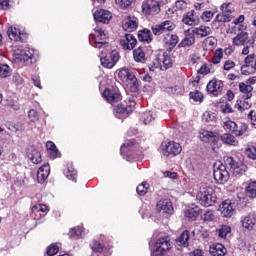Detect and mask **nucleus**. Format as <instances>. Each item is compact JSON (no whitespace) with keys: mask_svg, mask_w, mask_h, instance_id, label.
<instances>
[{"mask_svg":"<svg viewBox=\"0 0 256 256\" xmlns=\"http://www.w3.org/2000/svg\"><path fill=\"white\" fill-rule=\"evenodd\" d=\"M118 78L132 93H137L139 91V81L131 69L127 67L121 68L118 71Z\"/></svg>","mask_w":256,"mask_h":256,"instance_id":"1","label":"nucleus"},{"mask_svg":"<svg viewBox=\"0 0 256 256\" xmlns=\"http://www.w3.org/2000/svg\"><path fill=\"white\" fill-rule=\"evenodd\" d=\"M196 199L203 207H211V205L217 203L215 190L205 184H201L199 187V191L196 194Z\"/></svg>","mask_w":256,"mask_h":256,"instance_id":"2","label":"nucleus"},{"mask_svg":"<svg viewBox=\"0 0 256 256\" xmlns=\"http://www.w3.org/2000/svg\"><path fill=\"white\" fill-rule=\"evenodd\" d=\"M173 248L171 238L169 236L160 237L154 244L152 256H165V254Z\"/></svg>","mask_w":256,"mask_h":256,"instance_id":"3","label":"nucleus"},{"mask_svg":"<svg viewBox=\"0 0 256 256\" xmlns=\"http://www.w3.org/2000/svg\"><path fill=\"white\" fill-rule=\"evenodd\" d=\"M213 177L219 185L227 183V181H229V171H227V167L221 162H216L213 166Z\"/></svg>","mask_w":256,"mask_h":256,"instance_id":"4","label":"nucleus"},{"mask_svg":"<svg viewBox=\"0 0 256 256\" xmlns=\"http://www.w3.org/2000/svg\"><path fill=\"white\" fill-rule=\"evenodd\" d=\"M14 61L20 65H31L33 63V50L29 48L14 50Z\"/></svg>","mask_w":256,"mask_h":256,"instance_id":"5","label":"nucleus"},{"mask_svg":"<svg viewBox=\"0 0 256 256\" xmlns=\"http://www.w3.org/2000/svg\"><path fill=\"white\" fill-rule=\"evenodd\" d=\"M160 151L162 155L169 157V155H179V153L183 151V148L181 147V144L175 141H164L160 145Z\"/></svg>","mask_w":256,"mask_h":256,"instance_id":"6","label":"nucleus"},{"mask_svg":"<svg viewBox=\"0 0 256 256\" xmlns=\"http://www.w3.org/2000/svg\"><path fill=\"white\" fill-rule=\"evenodd\" d=\"M153 35H167V33H171L173 29H175V24L170 20H165L160 24H155L151 27Z\"/></svg>","mask_w":256,"mask_h":256,"instance_id":"7","label":"nucleus"},{"mask_svg":"<svg viewBox=\"0 0 256 256\" xmlns=\"http://www.w3.org/2000/svg\"><path fill=\"white\" fill-rule=\"evenodd\" d=\"M161 11V6L156 0H144L142 2V13L147 16L157 15Z\"/></svg>","mask_w":256,"mask_h":256,"instance_id":"8","label":"nucleus"},{"mask_svg":"<svg viewBox=\"0 0 256 256\" xmlns=\"http://www.w3.org/2000/svg\"><path fill=\"white\" fill-rule=\"evenodd\" d=\"M242 75H253L256 73L255 54H250L244 59V65L241 66Z\"/></svg>","mask_w":256,"mask_h":256,"instance_id":"9","label":"nucleus"},{"mask_svg":"<svg viewBox=\"0 0 256 256\" xmlns=\"http://www.w3.org/2000/svg\"><path fill=\"white\" fill-rule=\"evenodd\" d=\"M218 211L221 217L230 219V217L235 215V204L231 200H225L219 205Z\"/></svg>","mask_w":256,"mask_h":256,"instance_id":"10","label":"nucleus"},{"mask_svg":"<svg viewBox=\"0 0 256 256\" xmlns=\"http://www.w3.org/2000/svg\"><path fill=\"white\" fill-rule=\"evenodd\" d=\"M200 139L204 143H211V145H217L219 143V133L202 129L199 132Z\"/></svg>","mask_w":256,"mask_h":256,"instance_id":"11","label":"nucleus"},{"mask_svg":"<svg viewBox=\"0 0 256 256\" xmlns=\"http://www.w3.org/2000/svg\"><path fill=\"white\" fill-rule=\"evenodd\" d=\"M206 89L210 95L217 97L223 93V81L212 79L206 86Z\"/></svg>","mask_w":256,"mask_h":256,"instance_id":"12","label":"nucleus"},{"mask_svg":"<svg viewBox=\"0 0 256 256\" xmlns=\"http://www.w3.org/2000/svg\"><path fill=\"white\" fill-rule=\"evenodd\" d=\"M93 17L96 23L108 24L109 21H111V19L113 18V15L108 10L99 9L93 13Z\"/></svg>","mask_w":256,"mask_h":256,"instance_id":"13","label":"nucleus"},{"mask_svg":"<svg viewBox=\"0 0 256 256\" xmlns=\"http://www.w3.org/2000/svg\"><path fill=\"white\" fill-rule=\"evenodd\" d=\"M163 57V65H159V63H154V65L150 67V71H155V69H159V67L161 71H167V69H171V67H173V63L175 62L173 56L164 55Z\"/></svg>","mask_w":256,"mask_h":256,"instance_id":"14","label":"nucleus"},{"mask_svg":"<svg viewBox=\"0 0 256 256\" xmlns=\"http://www.w3.org/2000/svg\"><path fill=\"white\" fill-rule=\"evenodd\" d=\"M120 45L123 49L131 51L137 45V38L133 34H125L124 38L120 40Z\"/></svg>","mask_w":256,"mask_h":256,"instance_id":"15","label":"nucleus"},{"mask_svg":"<svg viewBox=\"0 0 256 256\" xmlns=\"http://www.w3.org/2000/svg\"><path fill=\"white\" fill-rule=\"evenodd\" d=\"M157 211L159 213H166L167 215H172L173 213V203L169 199H162L156 205Z\"/></svg>","mask_w":256,"mask_h":256,"instance_id":"16","label":"nucleus"},{"mask_svg":"<svg viewBox=\"0 0 256 256\" xmlns=\"http://www.w3.org/2000/svg\"><path fill=\"white\" fill-rule=\"evenodd\" d=\"M102 97H104L108 103H119V101H121V93L116 90L105 89L102 93Z\"/></svg>","mask_w":256,"mask_h":256,"instance_id":"17","label":"nucleus"},{"mask_svg":"<svg viewBox=\"0 0 256 256\" xmlns=\"http://www.w3.org/2000/svg\"><path fill=\"white\" fill-rule=\"evenodd\" d=\"M139 26V23L137 22L136 17L128 16L123 20L122 27L124 31H128L129 33L133 31H137V27Z\"/></svg>","mask_w":256,"mask_h":256,"instance_id":"18","label":"nucleus"},{"mask_svg":"<svg viewBox=\"0 0 256 256\" xmlns=\"http://www.w3.org/2000/svg\"><path fill=\"white\" fill-rule=\"evenodd\" d=\"M133 107H135V102H131L130 105L120 104L114 108V113L119 119V115H130V113H133Z\"/></svg>","mask_w":256,"mask_h":256,"instance_id":"19","label":"nucleus"},{"mask_svg":"<svg viewBox=\"0 0 256 256\" xmlns=\"http://www.w3.org/2000/svg\"><path fill=\"white\" fill-rule=\"evenodd\" d=\"M230 169L233 175H243L245 171H247V165L243 164L242 162H237L230 158Z\"/></svg>","mask_w":256,"mask_h":256,"instance_id":"20","label":"nucleus"},{"mask_svg":"<svg viewBox=\"0 0 256 256\" xmlns=\"http://www.w3.org/2000/svg\"><path fill=\"white\" fill-rule=\"evenodd\" d=\"M163 42L165 43L169 51H173V49L177 47V43H179V36H177L176 34H170L168 32L166 35H164Z\"/></svg>","mask_w":256,"mask_h":256,"instance_id":"21","label":"nucleus"},{"mask_svg":"<svg viewBox=\"0 0 256 256\" xmlns=\"http://www.w3.org/2000/svg\"><path fill=\"white\" fill-rule=\"evenodd\" d=\"M249 43V33L240 32L232 39V45L235 47H243Z\"/></svg>","mask_w":256,"mask_h":256,"instance_id":"22","label":"nucleus"},{"mask_svg":"<svg viewBox=\"0 0 256 256\" xmlns=\"http://www.w3.org/2000/svg\"><path fill=\"white\" fill-rule=\"evenodd\" d=\"M51 168L49 167V163H45L38 169L37 180L39 183H45L47 177H49V172Z\"/></svg>","mask_w":256,"mask_h":256,"instance_id":"23","label":"nucleus"},{"mask_svg":"<svg viewBox=\"0 0 256 256\" xmlns=\"http://www.w3.org/2000/svg\"><path fill=\"white\" fill-rule=\"evenodd\" d=\"M210 255L212 256H225L227 255V248H225V246H223V244H212L210 246Z\"/></svg>","mask_w":256,"mask_h":256,"instance_id":"24","label":"nucleus"},{"mask_svg":"<svg viewBox=\"0 0 256 256\" xmlns=\"http://www.w3.org/2000/svg\"><path fill=\"white\" fill-rule=\"evenodd\" d=\"M239 90L242 93V99H251L253 97V86L241 82L239 84Z\"/></svg>","mask_w":256,"mask_h":256,"instance_id":"25","label":"nucleus"},{"mask_svg":"<svg viewBox=\"0 0 256 256\" xmlns=\"http://www.w3.org/2000/svg\"><path fill=\"white\" fill-rule=\"evenodd\" d=\"M222 143H224V145H232V147H237V145H239V140L237 138H235V136L233 134H223L220 137Z\"/></svg>","mask_w":256,"mask_h":256,"instance_id":"26","label":"nucleus"},{"mask_svg":"<svg viewBox=\"0 0 256 256\" xmlns=\"http://www.w3.org/2000/svg\"><path fill=\"white\" fill-rule=\"evenodd\" d=\"M27 157L28 159H30V161H32V163H34L35 165H39V163H41L42 159H41V153L39 151H37L34 148H30L27 152Z\"/></svg>","mask_w":256,"mask_h":256,"instance_id":"27","label":"nucleus"},{"mask_svg":"<svg viewBox=\"0 0 256 256\" xmlns=\"http://www.w3.org/2000/svg\"><path fill=\"white\" fill-rule=\"evenodd\" d=\"M7 35L11 41H21L23 34H21V30L17 29V27L8 28Z\"/></svg>","mask_w":256,"mask_h":256,"instance_id":"28","label":"nucleus"},{"mask_svg":"<svg viewBox=\"0 0 256 256\" xmlns=\"http://www.w3.org/2000/svg\"><path fill=\"white\" fill-rule=\"evenodd\" d=\"M194 35L203 39V37H207V35H211V27L209 26H200L193 30Z\"/></svg>","mask_w":256,"mask_h":256,"instance_id":"29","label":"nucleus"},{"mask_svg":"<svg viewBox=\"0 0 256 256\" xmlns=\"http://www.w3.org/2000/svg\"><path fill=\"white\" fill-rule=\"evenodd\" d=\"M46 149L51 159H57V155H59V149H57V146L55 145V143L48 141L46 143Z\"/></svg>","mask_w":256,"mask_h":256,"instance_id":"30","label":"nucleus"},{"mask_svg":"<svg viewBox=\"0 0 256 256\" xmlns=\"http://www.w3.org/2000/svg\"><path fill=\"white\" fill-rule=\"evenodd\" d=\"M215 47H217V39H215V37L210 36L204 40L203 48L205 49V51H213Z\"/></svg>","mask_w":256,"mask_h":256,"instance_id":"31","label":"nucleus"},{"mask_svg":"<svg viewBox=\"0 0 256 256\" xmlns=\"http://www.w3.org/2000/svg\"><path fill=\"white\" fill-rule=\"evenodd\" d=\"M255 218L252 216H245L242 220V227H244V229H247L248 231H252L253 227H255Z\"/></svg>","mask_w":256,"mask_h":256,"instance_id":"32","label":"nucleus"},{"mask_svg":"<svg viewBox=\"0 0 256 256\" xmlns=\"http://www.w3.org/2000/svg\"><path fill=\"white\" fill-rule=\"evenodd\" d=\"M185 215L188 219H192V221H195L199 217V207L197 206L189 207L186 210Z\"/></svg>","mask_w":256,"mask_h":256,"instance_id":"33","label":"nucleus"},{"mask_svg":"<svg viewBox=\"0 0 256 256\" xmlns=\"http://www.w3.org/2000/svg\"><path fill=\"white\" fill-rule=\"evenodd\" d=\"M185 25H197V19H195V11L188 12L182 19Z\"/></svg>","mask_w":256,"mask_h":256,"instance_id":"34","label":"nucleus"},{"mask_svg":"<svg viewBox=\"0 0 256 256\" xmlns=\"http://www.w3.org/2000/svg\"><path fill=\"white\" fill-rule=\"evenodd\" d=\"M189 237V231L184 230L176 241L180 243V245H183V247H189Z\"/></svg>","mask_w":256,"mask_h":256,"instance_id":"35","label":"nucleus"},{"mask_svg":"<svg viewBox=\"0 0 256 256\" xmlns=\"http://www.w3.org/2000/svg\"><path fill=\"white\" fill-rule=\"evenodd\" d=\"M133 57L134 61H137V63H143L145 61V52L143 51V48L138 47L133 51Z\"/></svg>","mask_w":256,"mask_h":256,"instance_id":"36","label":"nucleus"},{"mask_svg":"<svg viewBox=\"0 0 256 256\" xmlns=\"http://www.w3.org/2000/svg\"><path fill=\"white\" fill-rule=\"evenodd\" d=\"M235 108L238 110V111H245L247 109H251V102H249V99L247 100H238L236 105H235Z\"/></svg>","mask_w":256,"mask_h":256,"instance_id":"37","label":"nucleus"},{"mask_svg":"<svg viewBox=\"0 0 256 256\" xmlns=\"http://www.w3.org/2000/svg\"><path fill=\"white\" fill-rule=\"evenodd\" d=\"M6 77H11V67L7 64H0V78L6 79Z\"/></svg>","mask_w":256,"mask_h":256,"instance_id":"38","label":"nucleus"},{"mask_svg":"<svg viewBox=\"0 0 256 256\" xmlns=\"http://www.w3.org/2000/svg\"><path fill=\"white\" fill-rule=\"evenodd\" d=\"M233 19V15L220 13L215 17V21L218 23H229Z\"/></svg>","mask_w":256,"mask_h":256,"instance_id":"39","label":"nucleus"},{"mask_svg":"<svg viewBox=\"0 0 256 256\" xmlns=\"http://www.w3.org/2000/svg\"><path fill=\"white\" fill-rule=\"evenodd\" d=\"M134 147H135V142H133V140H127L120 147L121 155H124V153H127L129 151V149H133Z\"/></svg>","mask_w":256,"mask_h":256,"instance_id":"40","label":"nucleus"},{"mask_svg":"<svg viewBox=\"0 0 256 256\" xmlns=\"http://www.w3.org/2000/svg\"><path fill=\"white\" fill-rule=\"evenodd\" d=\"M100 62L102 67H105L106 69H113V67H115V64L112 62L110 56L100 58Z\"/></svg>","mask_w":256,"mask_h":256,"instance_id":"41","label":"nucleus"},{"mask_svg":"<svg viewBox=\"0 0 256 256\" xmlns=\"http://www.w3.org/2000/svg\"><path fill=\"white\" fill-rule=\"evenodd\" d=\"M246 194L248 195V197H250L251 199H255L256 197V181L251 182L247 188H246Z\"/></svg>","mask_w":256,"mask_h":256,"instance_id":"42","label":"nucleus"},{"mask_svg":"<svg viewBox=\"0 0 256 256\" xmlns=\"http://www.w3.org/2000/svg\"><path fill=\"white\" fill-rule=\"evenodd\" d=\"M203 121H206V123H213L217 121V114L214 112L208 111L205 112L202 116Z\"/></svg>","mask_w":256,"mask_h":256,"instance_id":"43","label":"nucleus"},{"mask_svg":"<svg viewBox=\"0 0 256 256\" xmlns=\"http://www.w3.org/2000/svg\"><path fill=\"white\" fill-rule=\"evenodd\" d=\"M138 39L140 41H146L147 43H149V41H151V31L140 30L138 33Z\"/></svg>","mask_w":256,"mask_h":256,"instance_id":"44","label":"nucleus"},{"mask_svg":"<svg viewBox=\"0 0 256 256\" xmlns=\"http://www.w3.org/2000/svg\"><path fill=\"white\" fill-rule=\"evenodd\" d=\"M220 10L225 15H233V11H235V9L233 8V4H231V3H223L220 6Z\"/></svg>","mask_w":256,"mask_h":256,"instance_id":"45","label":"nucleus"},{"mask_svg":"<svg viewBox=\"0 0 256 256\" xmlns=\"http://www.w3.org/2000/svg\"><path fill=\"white\" fill-rule=\"evenodd\" d=\"M217 233L221 239H225V237H227V235L231 233V227L227 225H222L221 228L217 230Z\"/></svg>","mask_w":256,"mask_h":256,"instance_id":"46","label":"nucleus"},{"mask_svg":"<svg viewBox=\"0 0 256 256\" xmlns=\"http://www.w3.org/2000/svg\"><path fill=\"white\" fill-rule=\"evenodd\" d=\"M224 129L226 131H230L231 133H233L235 135L236 131H237V123L231 121V120H228L224 123Z\"/></svg>","mask_w":256,"mask_h":256,"instance_id":"47","label":"nucleus"},{"mask_svg":"<svg viewBox=\"0 0 256 256\" xmlns=\"http://www.w3.org/2000/svg\"><path fill=\"white\" fill-rule=\"evenodd\" d=\"M82 234H83V227H81V226H77L75 228H72L69 232V236L72 239H75V237H81Z\"/></svg>","mask_w":256,"mask_h":256,"instance_id":"48","label":"nucleus"},{"mask_svg":"<svg viewBox=\"0 0 256 256\" xmlns=\"http://www.w3.org/2000/svg\"><path fill=\"white\" fill-rule=\"evenodd\" d=\"M221 59H223V49L219 48L214 53V57L212 58V63L217 65L221 63Z\"/></svg>","mask_w":256,"mask_h":256,"instance_id":"49","label":"nucleus"},{"mask_svg":"<svg viewBox=\"0 0 256 256\" xmlns=\"http://www.w3.org/2000/svg\"><path fill=\"white\" fill-rule=\"evenodd\" d=\"M193 43H195V36H193V34H190L183 39L181 45L182 47H191Z\"/></svg>","mask_w":256,"mask_h":256,"instance_id":"50","label":"nucleus"},{"mask_svg":"<svg viewBox=\"0 0 256 256\" xmlns=\"http://www.w3.org/2000/svg\"><path fill=\"white\" fill-rule=\"evenodd\" d=\"M201 219H202V221L211 223V221H213V219H215V213L213 212V210H208L201 216Z\"/></svg>","mask_w":256,"mask_h":256,"instance_id":"51","label":"nucleus"},{"mask_svg":"<svg viewBox=\"0 0 256 256\" xmlns=\"http://www.w3.org/2000/svg\"><path fill=\"white\" fill-rule=\"evenodd\" d=\"M147 189H149V184L147 182H142L140 185L137 186L136 191L138 195H146Z\"/></svg>","mask_w":256,"mask_h":256,"instance_id":"52","label":"nucleus"},{"mask_svg":"<svg viewBox=\"0 0 256 256\" xmlns=\"http://www.w3.org/2000/svg\"><path fill=\"white\" fill-rule=\"evenodd\" d=\"M153 119V113H151L150 111L143 113L141 116V121H143L144 125H149V123H151Z\"/></svg>","mask_w":256,"mask_h":256,"instance_id":"53","label":"nucleus"},{"mask_svg":"<svg viewBox=\"0 0 256 256\" xmlns=\"http://www.w3.org/2000/svg\"><path fill=\"white\" fill-rule=\"evenodd\" d=\"M28 119L32 123H37V121H39V114L37 113V110H35V109L29 110V112H28Z\"/></svg>","mask_w":256,"mask_h":256,"instance_id":"54","label":"nucleus"},{"mask_svg":"<svg viewBox=\"0 0 256 256\" xmlns=\"http://www.w3.org/2000/svg\"><path fill=\"white\" fill-rule=\"evenodd\" d=\"M65 174L67 179H70V181H75V179H77V170L74 168H68Z\"/></svg>","mask_w":256,"mask_h":256,"instance_id":"55","label":"nucleus"},{"mask_svg":"<svg viewBox=\"0 0 256 256\" xmlns=\"http://www.w3.org/2000/svg\"><path fill=\"white\" fill-rule=\"evenodd\" d=\"M190 99H193V101H196L198 103H201V101H203V93H201L200 91L191 92Z\"/></svg>","mask_w":256,"mask_h":256,"instance_id":"56","label":"nucleus"},{"mask_svg":"<svg viewBox=\"0 0 256 256\" xmlns=\"http://www.w3.org/2000/svg\"><path fill=\"white\" fill-rule=\"evenodd\" d=\"M214 15H215V13H213L212 11H204L201 15V19L205 23H209L211 21V19H213Z\"/></svg>","mask_w":256,"mask_h":256,"instance_id":"57","label":"nucleus"},{"mask_svg":"<svg viewBox=\"0 0 256 256\" xmlns=\"http://www.w3.org/2000/svg\"><path fill=\"white\" fill-rule=\"evenodd\" d=\"M57 253H59V246H57L55 244H51L47 248V255L48 256H54V255H57Z\"/></svg>","mask_w":256,"mask_h":256,"instance_id":"58","label":"nucleus"},{"mask_svg":"<svg viewBox=\"0 0 256 256\" xmlns=\"http://www.w3.org/2000/svg\"><path fill=\"white\" fill-rule=\"evenodd\" d=\"M39 211H41L42 213H45L47 211V205L36 204L32 207V213H39Z\"/></svg>","mask_w":256,"mask_h":256,"instance_id":"59","label":"nucleus"},{"mask_svg":"<svg viewBox=\"0 0 256 256\" xmlns=\"http://www.w3.org/2000/svg\"><path fill=\"white\" fill-rule=\"evenodd\" d=\"M247 129H249V127L247 126V124H242L241 126H240V129L238 130L237 128H236V132H235V136L236 137H242V135H245V133H247Z\"/></svg>","mask_w":256,"mask_h":256,"instance_id":"60","label":"nucleus"},{"mask_svg":"<svg viewBox=\"0 0 256 256\" xmlns=\"http://www.w3.org/2000/svg\"><path fill=\"white\" fill-rule=\"evenodd\" d=\"M175 7L179 11H185V9H187V0H178V1H176Z\"/></svg>","mask_w":256,"mask_h":256,"instance_id":"61","label":"nucleus"},{"mask_svg":"<svg viewBox=\"0 0 256 256\" xmlns=\"http://www.w3.org/2000/svg\"><path fill=\"white\" fill-rule=\"evenodd\" d=\"M91 248L94 253H101V251H103V245L97 241L92 242Z\"/></svg>","mask_w":256,"mask_h":256,"instance_id":"62","label":"nucleus"},{"mask_svg":"<svg viewBox=\"0 0 256 256\" xmlns=\"http://www.w3.org/2000/svg\"><path fill=\"white\" fill-rule=\"evenodd\" d=\"M246 155L250 159H255L256 158V148L255 147L247 148L246 149Z\"/></svg>","mask_w":256,"mask_h":256,"instance_id":"63","label":"nucleus"},{"mask_svg":"<svg viewBox=\"0 0 256 256\" xmlns=\"http://www.w3.org/2000/svg\"><path fill=\"white\" fill-rule=\"evenodd\" d=\"M116 3L126 9L131 5V3H133V0H116Z\"/></svg>","mask_w":256,"mask_h":256,"instance_id":"64","label":"nucleus"}]
</instances>
